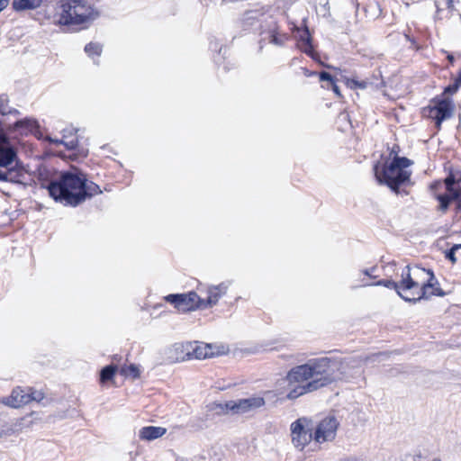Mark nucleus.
<instances>
[{"mask_svg": "<svg viewBox=\"0 0 461 461\" xmlns=\"http://www.w3.org/2000/svg\"><path fill=\"white\" fill-rule=\"evenodd\" d=\"M459 249H461V244L454 245L446 254V258L449 259L452 263H456L457 258L456 257V253H459Z\"/></svg>", "mask_w": 461, "mask_h": 461, "instance_id": "nucleus-27", "label": "nucleus"}, {"mask_svg": "<svg viewBox=\"0 0 461 461\" xmlns=\"http://www.w3.org/2000/svg\"><path fill=\"white\" fill-rule=\"evenodd\" d=\"M29 397H30V402L32 401L40 402L43 399V394L41 392L34 391L32 393H29Z\"/></svg>", "mask_w": 461, "mask_h": 461, "instance_id": "nucleus-33", "label": "nucleus"}, {"mask_svg": "<svg viewBox=\"0 0 461 461\" xmlns=\"http://www.w3.org/2000/svg\"><path fill=\"white\" fill-rule=\"evenodd\" d=\"M22 176L16 149L8 138L0 133V181L21 183Z\"/></svg>", "mask_w": 461, "mask_h": 461, "instance_id": "nucleus-6", "label": "nucleus"}, {"mask_svg": "<svg viewBox=\"0 0 461 461\" xmlns=\"http://www.w3.org/2000/svg\"><path fill=\"white\" fill-rule=\"evenodd\" d=\"M212 410L218 414H226L229 412L233 414H244L248 412L244 399L229 401L224 403L214 402L212 406Z\"/></svg>", "mask_w": 461, "mask_h": 461, "instance_id": "nucleus-13", "label": "nucleus"}, {"mask_svg": "<svg viewBox=\"0 0 461 461\" xmlns=\"http://www.w3.org/2000/svg\"><path fill=\"white\" fill-rule=\"evenodd\" d=\"M458 90V87L454 83L445 88L444 93L453 95Z\"/></svg>", "mask_w": 461, "mask_h": 461, "instance_id": "nucleus-35", "label": "nucleus"}, {"mask_svg": "<svg viewBox=\"0 0 461 461\" xmlns=\"http://www.w3.org/2000/svg\"><path fill=\"white\" fill-rule=\"evenodd\" d=\"M345 82H346V85L348 86H349L350 88H361V89H365L366 88L367 85H368V82L366 81V80H361V81H358L357 79H349V78H345Z\"/></svg>", "mask_w": 461, "mask_h": 461, "instance_id": "nucleus-24", "label": "nucleus"}, {"mask_svg": "<svg viewBox=\"0 0 461 461\" xmlns=\"http://www.w3.org/2000/svg\"><path fill=\"white\" fill-rule=\"evenodd\" d=\"M85 52L87 56H100L103 52V46L98 42H90L86 45Z\"/></svg>", "mask_w": 461, "mask_h": 461, "instance_id": "nucleus-22", "label": "nucleus"}, {"mask_svg": "<svg viewBox=\"0 0 461 461\" xmlns=\"http://www.w3.org/2000/svg\"><path fill=\"white\" fill-rule=\"evenodd\" d=\"M98 16V12L86 0H66L55 15L59 25L85 24Z\"/></svg>", "mask_w": 461, "mask_h": 461, "instance_id": "nucleus-4", "label": "nucleus"}, {"mask_svg": "<svg viewBox=\"0 0 461 461\" xmlns=\"http://www.w3.org/2000/svg\"><path fill=\"white\" fill-rule=\"evenodd\" d=\"M405 38H406L407 40H409L410 41H411V42H412V41L409 38V36H408V35H405Z\"/></svg>", "mask_w": 461, "mask_h": 461, "instance_id": "nucleus-41", "label": "nucleus"}, {"mask_svg": "<svg viewBox=\"0 0 461 461\" xmlns=\"http://www.w3.org/2000/svg\"><path fill=\"white\" fill-rule=\"evenodd\" d=\"M447 58L451 59L454 58L452 55H447Z\"/></svg>", "mask_w": 461, "mask_h": 461, "instance_id": "nucleus-43", "label": "nucleus"}, {"mask_svg": "<svg viewBox=\"0 0 461 461\" xmlns=\"http://www.w3.org/2000/svg\"><path fill=\"white\" fill-rule=\"evenodd\" d=\"M376 269H377L376 267H370V268L364 269L362 271V273L364 275L369 276L370 278H375V277H377V276L375 274Z\"/></svg>", "mask_w": 461, "mask_h": 461, "instance_id": "nucleus-34", "label": "nucleus"}, {"mask_svg": "<svg viewBox=\"0 0 461 461\" xmlns=\"http://www.w3.org/2000/svg\"><path fill=\"white\" fill-rule=\"evenodd\" d=\"M8 0H0V12L3 11L8 5Z\"/></svg>", "mask_w": 461, "mask_h": 461, "instance_id": "nucleus-38", "label": "nucleus"}, {"mask_svg": "<svg viewBox=\"0 0 461 461\" xmlns=\"http://www.w3.org/2000/svg\"><path fill=\"white\" fill-rule=\"evenodd\" d=\"M447 193H449L452 199L459 200L461 197V178L455 180L452 176H449L445 180Z\"/></svg>", "mask_w": 461, "mask_h": 461, "instance_id": "nucleus-16", "label": "nucleus"}, {"mask_svg": "<svg viewBox=\"0 0 461 461\" xmlns=\"http://www.w3.org/2000/svg\"><path fill=\"white\" fill-rule=\"evenodd\" d=\"M411 162L407 158L395 157L388 167H384L379 170V166L374 167L375 176L379 184H384L393 191L398 193L400 185L407 181L411 176V172L406 168L411 166Z\"/></svg>", "mask_w": 461, "mask_h": 461, "instance_id": "nucleus-5", "label": "nucleus"}, {"mask_svg": "<svg viewBox=\"0 0 461 461\" xmlns=\"http://www.w3.org/2000/svg\"><path fill=\"white\" fill-rule=\"evenodd\" d=\"M310 421L300 418L291 424V437L294 446L303 449L312 438Z\"/></svg>", "mask_w": 461, "mask_h": 461, "instance_id": "nucleus-8", "label": "nucleus"}, {"mask_svg": "<svg viewBox=\"0 0 461 461\" xmlns=\"http://www.w3.org/2000/svg\"><path fill=\"white\" fill-rule=\"evenodd\" d=\"M121 374L125 376H131L132 378H137L140 376V370L136 365H130L127 366H122L121 368Z\"/></svg>", "mask_w": 461, "mask_h": 461, "instance_id": "nucleus-23", "label": "nucleus"}, {"mask_svg": "<svg viewBox=\"0 0 461 461\" xmlns=\"http://www.w3.org/2000/svg\"><path fill=\"white\" fill-rule=\"evenodd\" d=\"M165 300L182 312L192 311L196 308L202 309V298L195 292L168 294L165 297Z\"/></svg>", "mask_w": 461, "mask_h": 461, "instance_id": "nucleus-9", "label": "nucleus"}, {"mask_svg": "<svg viewBox=\"0 0 461 461\" xmlns=\"http://www.w3.org/2000/svg\"><path fill=\"white\" fill-rule=\"evenodd\" d=\"M244 400L248 412L259 409L266 403L265 399L259 396L249 397Z\"/></svg>", "mask_w": 461, "mask_h": 461, "instance_id": "nucleus-18", "label": "nucleus"}, {"mask_svg": "<svg viewBox=\"0 0 461 461\" xmlns=\"http://www.w3.org/2000/svg\"><path fill=\"white\" fill-rule=\"evenodd\" d=\"M453 104L452 101L446 97L437 102V104L429 109V117L435 120L437 128L439 129L443 121L452 116Z\"/></svg>", "mask_w": 461, "mask_h": 461, "instance_id": "nucleus-11", "label": "nucleus"}, {"mask_svg": "<svg viewBox=\"0 0 461 461\" xmlns=\"http://www.w3.org/2000/svg\"><path fill=\"white\" fill-rule=\"evenodd\" d=\"M7 97L5 95L0 96V113L2 115L9 114V113H18V111L14 109H9L7 106Z\"/></svg>", "mask_w": 461, "mask_h": 461, "instance_id": "nucleus-26", "label": "nucleus"}, {"mask_svg": "<svg viewBox=\"0 0 461 461\" xmlns=\"http://www.w3.org/2000/svg\"><path fill=\"white\" fill-rule=\"evenodd\" d=\"M454 84L459 88L461 87V70L458 73V76L455 78Z\"/></svg>", "mask_w": 461, "mask_h": 461, "instance_id": "nucleus-36", "label": "nucleus"}, {"mask_svg": "<svg viewBox=\"0 0 461 461\" xmlns=\"http://www.w3.org/2000/svg\"><path fill=\"white\" fill-rule=\"evenodd\" d=\"M15 128H25L28 131H33L39 125L38 122L31 118H25L15 122Z\"/></svg>", "mask_w": 461, "mask_h": 461, "instance_id": "nucleus-19", "label": "nucleus"}, {"mask_svg": "<svg viewBox=\"0 0 461 461\" xmlns=\"http://www.w3.org/2000/svg\"><path fill=\"white\" fill-rule=\"evenodd\" d=\"M50 195L65 205L77 206L87 197L102 193L99 185L87 182L83 176L63 173L58 181L48 186Z\"/></svg>", "mask_w": 461, "mask_h": 461, "instance_id": "nucleus-3", "label": "nucleus"}, {"mask_svg": "<svg viewBox=\"0 0 461 461\" xmlns=\"http://www.w3.org/2000/svg\"><path fill=\"white\" fill-rule=\"evenodd\" d=\"M438 199L440 202V209L442 211H445L447 209L449 202L453 199L450 197L449 193H447L446 195H438Z\"/></svg>", "mask_w": 461, "mask_h": 461, "instance_id": "nucleus-31", "label": "nucleus"}, {"mask_svg": "<svg viewBox=\"0 0 461 461\" xmlns=\"http://www.w3.org/2000/svg\"><path fill=\"white\" fill-rule=\"evenodd\" d=\"M339 422L335 417H326L317 426L314 440L318 443L333 440L336 437Z\"/></svg>", "mask_w": 461, "mask_h": 461, "instance_id": "nucleus-10", "label": "nucleus"}, {"mask_svg": "<svg viewBox=\"0 0 461 461\" xmlns=\"http://www.w3.org/2000/svg\"><path fill=\"white\" fill-rule=\"evenodd\" d=\"M331 86H332V89L334 91V93L338 95V96H340V92H339V86L336 85L335 81L333 82V84H330Z\"/></svg>", "mask_w": 461, "mask_h": 461, "instance_id": "nucleus-37", "label": "nucleus"}, {"mask_svg": "<svg viewBox=\"0 0 461 461\" xmlns=\"http://www.w3.org/2000/svg\"><path fill=\"white\" fill-rule=\"evenodd\" d=\"M330 363V358L321 357L292 368L284 380L287 399L294 400L330 384L333 381Z\"/></svg>", "mask_w": 461, "mask_h": 461, "instance_id": "nucleus-1", "label": "nucleus"}, {"mask_svg": "<svg viewBox=\"0 0 461 461\" xmlns=\"http://www.w3.org/2000/svg\"><path fill=\"white\" fill-rule=\"evenodd\" d=\"M14 433L15 429L12 426L5 424L0 429V438L10 437Z\"/></svg>", "mask_w": 461, "mask_h": 461, "instance_id": "nucleus-29", "label": "nucleus"}, {"mask_svg": "<svg viewBox=\"0 0 461 461\" xmlns=\"http://www.w3.org/2000/svg\"><path fill=\"white\" fill-rule=\"evenodd\" d=\"M456 1V0H446L447 8L448 9H453L454 8V4H455Z\"/></svg>", "mask_w": 461, "mask_h": 461, "instance_id": "nucleus-39", "label": "nucleus"}, {"mask_svg": "<svg viewBox=\"0 0 461 461\" xmlns=\"http://www.w3.org/2000/svg\"><path fill=\"white\" fill-rule=\"evenodd\" d=\"M2 402L13 408H19L30 402L29 393L21 388H15L8 397H4Z\"/></svg>", "mask_w": 461, "mask_h": 461, "instance_id": "nucleus-14", "label": "nucleus"}, {"mask_svg": "<svg viewBox=\"0 0 461 461\" xmlns=\"http://www.w3.org/2000/svg\"><path fill=\"white\" fill-rule=\"evenodd\" d=\"M306 53H307V55H312V54H311V50H309V51H308V50H306Z\"/></svg>", "mask_w": 461, "mask_h": 461, "instance_id": "nucleus-42", "label": "nucleus"}, {"mask_svg": "<svg viewBox=\"0 0 461 461\" xmlns=\"http://www.w3.org/2000/svg\"><path fill=\"white\" fill-rule=\"evenodd\" d=\"M42 0H13L12 6L17 11L34 10L41 6Z\"/></svg>", "mask_w": 461, "mask_h": 461, "instance_id": "nucleus-17", "label": "nucleus"}, {"mask_svg": "<svg viewBox=\"0 0 461 461\" xmlns=\"http://www.w3.org/2000/svg\"><path fill=\"white\" fill-rule=\"evenodd\" d=\"M320 80L321 81H327L330 84H333V82H334L333 77L330 73L325 72V71H322V72L320 73Z\"/></svg>", "mask_w": 461, "mask_h": 461, "instance_id": "nucleus-32", "label": "nucleus"}, {"mask_svg": "<svg viewBox=\"0 0 461 461\" xmlns=\"http://www.w3.org/2000/svg\"><path fill=\"white\" fill-rule=\"evenodd\" d=\"M51 142L63 144L68 149H74L77 146V138H69L66 133L63 134L62 140H50Z\"/></svg>", "mask_w": 461, "mask_h": 461, "instance_id": "nucleus-21", "label": "nucleus"}, {"mask_svg": "<svg viewBox=\"0 0 461 461\" xmlns=\"http://www.w3.org/2000/svg\"><path fill=\"white\" fill-rule=\"evenodd\" d=\"M174 349L184 353V356L176 357V360H185V357L204 359L214 356L212 347L210 344L201 343L198 341L176 343L173 346Z\"/></svg>", "mask_w": 461, "mask_h": 461, "instance_id": "nucleus-7", "label": "nucleus"}, {"mask_svg": "<svg viewBox=\"0 0 461 461\" xmlns=\"http://www.w3.org/2000/svg\"><path fill=\"white\" fill-rule=\"evenodd\" d=\"M116 370H117V366L114 365H109V366H106L105 367H104L100 373L101 383H105V382L111 380L113 377V375H115Z\"/></svg>", "mask_w": 461, "mask_h": 461, "instance_id": "nucleus-20", "label": "nucleus"}, {"mask_svg": "<svg viewBox=\"0 0 461 461\" xmlns=\"http://www.w3.org/2000/svg\"><path fill=\"white\" fill-rule=\"evenodd\" d=\"M270 41L276 45H283L287 37L285 34H279L277 32L273 33L270 36Z\"/></svg>", "mask_w": 461, "mask_h": 461, "instance_id": "nucleus-30", "label": "nucleus"}, {"mask_svg": "<svg viewBox=\"0 0 461 461\" xmlns=\"http://www.w3.org/2000/svg\"><path fill=\"white\" fill-rule=\"evenodd\" d=\"M167 432V429L162 427L148 426L140 429L139 437L142 440H154L162 437Z\"/></svg>", "mask_w": 461, "mask_h": 461, "instance_id": "nucleus-15", "label": "nucleus"}, {"mask_svg": "<svg viewBox=\"0 0 461 461\" xmlns=\"http://www.w3.org/2000/svg\"><path fill=\"white\" fill-rule=\"evenodd\" d=\"M230 281L222 282L217 285H211L206 289L207 297L202 298V309L211 308L216 305L219 300L227 293Z\"/></svg>", "mask_w": 461, "mask_h": 461, "instance_id": "nucleus-12", "label": "nucleus"}, {"mask_svg": "<svg viewBox=\"0 0 461 461\" xmlns=\"http://www.w3.org/2000/svg\"><path fill=\"white\" fill-rule=\"evenodd\" d=\"M375 285H383L390 289L395 290L398 294V282H394L393 280H379L378 282L374 284Z\"/></svg>", "mask_w": 461, "mask_h": 461, "instance_id": "nucleus-28", "label": "nucleus"}, {"mask_svg": "<svg viewBox=\"0 0 461 461\" xmlns=\"http://www.w3.org/2000/svg\"><path fill=\"white\" fill-rule=\"evenodd\" d=\"M398 295L406 302L417 303L434 295L444 296L445 293L431 270L406 266L398 282Z\"/></svg>", "mask_w": 461, "mask_h": 461, "instance_id": "nucleus-2", "label": "nucleus"}, {"mask_svg": "<svg viewBox=\"0 0 461 461\" xmlns=\"http://www.w3.org/2000/svg\"><path fill=\"white\" fill-rule=\"evenodd\" d=\"M345 82H346V85L348 86H349L350 88H361V89H365L366 88L367 85H368V82L366 81V80H361V81H358L357 79H349V78H345Z\"/></svg>", "mask_w": 461, "mask_h": 461, "instance_id": "nucleus-25", "label": "nucleus"}, {"mask_svg": "<svg viewBox=\"0 0 461 461\" xmlns=\"http://www.w3.org/2000/svg\"><path fill=\"white\" fill-rule=\"evenodd\" d=\"M382 357H384V354H378V355L373 356L372 357H368L366 360L367 361V360L373 359L375 361V359L380 358Z\"/></svg>", "mask_w": 461, "mask_h": 461, "instance_id": "nucleus-40", "label": "nucleus"}]
</instances>
